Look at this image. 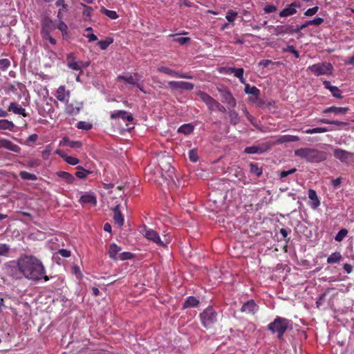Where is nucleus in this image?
Instances as JSON below:
<instances>
[{
	"label": "nucleus",
	"instance_id": "f8f14e48",
	"mask_svg": "<svg viewBox=\"0 0 354 354\" xmlns=\"http://www.w3.org/2000/svg\"><path fill=\"white\" fill-rule=\"evenodd\" d=\"M110 118L111 120L122 119V120L132 122L133 120V115L124 110H117L111 113Z\"/></svg>",
	"mask_w": 354,
	"mask_h": 354
},
{
	"label": "nucleus",
	"instance_id": "a211bd4d",
	"mask_svg": "<svg viewBox=\"0 0 354 354\" xmlns=\"http://www.w3.org/2000/svg\"><path fill=\"white\" fill-rule=\"evenodd\" d=\"M259 310V306L254 299H250L244 303L241 308L242 313L254 315Z\"/></svg>",
	"mask_w": 354,
	"mask_h": 354
},
{
	"label": "nucleus",
	"instance_id": "4d7b16f0",
	"mask_svg": "<svg viewBox=\"0 0 354 354\" xmlns=\"http://www.w3.org/2000/svg\"><path fill=\"white\" fill-rule=\"evenodd\" d=\"M324 19L322 17H316L312 20L308 21L309 26H319L324 22Z\"/></svg>",
	"mask_w": 354,
	"mask_h": 354
},
{
	"label": "nucleus",
	"instance_id": "412c9836",
	"mask_svg": "<svg viewBox=\"0 0 354 354\" xmlns=\"http://www.w3.org/2000/svg\"><path fill=\"white\" fill-rule=\"evenodd\" d=\"M113 221L115 224L119 227H122L124 225V216L120 211V205H116L113 209Z\"/></svg>",
	"mask_w": 354,
	"mask_h": 354
},
{
	"label": "nucleus",
	"instance_id": "cd10ccee",
	"mask_svg": "<svg viewBox=\"0 0 354 354\" xmlns=\"http://www.w3.org/2000/svg\"><path fill=\"white\" fill-rule=\"evenodd\" d=\"M349 111L348 107H337L332 106L323 110L324 113H334L336 114H346Z\"/></svg>",
	"mask_w": 354,
	"mask_h": 354
},
{
	"label": "nucleus",
	"instance_id": "338daca9",
	"mask_svg": "<svg viewBox=\"0 0 354 354\" xmlns=\"http://www.w3.org/2000/svg\"><path fill=\"white\" fill-rule=\"evenodd\" d=\"M309 25L308 24V21H306L304 24H303L301 26H297L295 28L293 27L294 33H298Z\"/></svg>",
	"mask_w": 354,
	"mask_h": 354
},
{
	"label": "nucleus",
	"instance_id": "72a5a7b5",
	"mask_svg": "<svg viewBox=\"0 0 354 354\" xmlns=\"http://www.w3.org/2000/svg\"><path fill=\"white\" fill-rule=\"evenodd\" d=\"M89 62H77L69 63L68 68L74 71H82V68L88 66Z\"/></svg>",
	"mask_w": 354,
	"mask_h": 354
},
{
	"label": "nucleus",
	"instance_id": "49530a36",
	"mask_svg": "<svg viewBox=\"0 0 354 354\" xmlns=\"http://www.w3.org/2000/svg\"><path fill=\"white\" fill-rule=\"evenodd\" d=\"M133 257L134 254L129 252H124L118 254V260L120 261L132 259Z\"/></svg>",
	"mask_w": 354,
	"mask_h": 354
},
{
	"label": "nucleus",
	"instance_id": "37998d69",
	"mask_svg": "<svg viewBox=\"0 0 354 354\" xmlns=\"http://www.w3.org/2000/svg\"><path fill=\"white\" fill-rule=\"evenodd\" d=\"M229 117H230V123L232 124H236L239 122V114L236 113V111L232 110L229 112Z\"/></svg>",
	"mask_w": 354,
	"mask_h": 354
},
{
	"label": "nucleus",
	"instance_id": "3c124183",
	"mask_svg": "<svg viewBox=\"0 0 354 354\" xmlns=\"http://www.w3.org/2000/svg\"><path fill=\"white\" fill-rule=\"evenodd\" d=\"M283 51L292 53L296 58H298L299 57V52L295 49V46L292 45H290L288 46L286 48H284L283 49Z\"/></svg>",
	"mask_w": 354,
	"mask_h": 354
},
{
	"label": "nucleus",
	"instance_id": "7ed1b4c3",
	"mask_svg": "<svg viewBox=\"0 0 354 354\" xmlns=\"http://www.w3.org/2000/svg\"><path fill=\"white\" fill-rule=\"evenodd\" d=\"M267 328L272 334H277L280 341L284 339V333L290 328H292V322L286 318L277 316L273 322H270Z\"/></svg>",
	"mask_w": 354,
	"mask_h": 354
},
{
	"label": "nucleus",
	"instance_id": "9b49d317",
	"mask_svg": "<svg viewBox=\"0 0 354 354\" xmlns=\"http://www.w3.org/2000/svg\"><path fill=\"white\" fill-rule=\"evenodd\" d=\"M56 29V25L48 17H45L41 21V35H48Z\"/></svg>",
	"mask_w": 354,
	"mask_h": 354
},
{
	"label": "nucleus",
	"instance_id": "79ce46f5",
	"mask_svg": "<svg viewBox=\"0 0 354 354\" xmlns=\"http://www.w3.org/2000/svg\"><path fill=\"white\" fill-rule=\"evenodd\" d=\"M101 12L104 14L106 16H107L109 18L111 19H116L118 18V15L117 12L114 10H107L105 8H102Z\"/></svg>",
	"mask_w": 354,
	"mask_h": 354
},
{
	"label": "nucleus",
	"instance_id": "69168bd1",
	"mask_svg": "<svg viewBox=\"0 0 354 354\" xmlns=\"http://www.w3.org/2000/svg\"><path fill=\"white\" fill-rule=\"evenodd\" d=\"M39 165H40V160H37V159L29 160L26 165L27 167H31V168H35Z\"/></svg>",
	"mask_w": 354,
	"mask_h": 354
},
{
	"label": "nucleus",
	"instance_id": "20e7f679",
	"mask_svg": "<svg viewBox=\"0 0 354 354\" xmlns=\"http://www.w3.org/2000/svg\"><path fill=\"white\" fill-rule=\"evenodd\" d=\"M199 317L203 326L208 329L218 322V315L212 306H209L200 314Z\"/></svg>",
	"mask_w": 354,
	"mask_h": 354
},
{
	"label": "nucleus",
	"instance_id": "e433bc0d",
	"mask_svg": "<svg viewBox=\"0 0 354 354\" xmlns=\"http://www.w3.org/2000/svg\"><path fill=\"white\" fill-rule=\"evenodd\" d=\"M194 131V126L191 124H184L181 125L178 129V133H182L185 135H189L191 134Z\"/></svg>",
	"mask_w": 354,
	"mask_h": 354
},
{
	"label": "nucleus",
	"instance_id": "052dcab7",
	"mask_svg": "<svg viewBox=\"0 0 354 354\" xmlns=\"http://www.w3.org/2000/svg\"><path fill=\"white\" fill-rule=\"evenodd\" d=\"M318 10H319V7L318 6H315L313 8H308L304 12V15L306 16V17H311V16L315 15L318 12Z\"/></svg>",
	"mask_w": 354,
	"mask_h": 354
},
{
	"label": "nucleus",
	"instance_id": "5fc2aeb1",
	"mask_svg": "<svg viewBox=\"0 0 354 354\" xmlns=\"http://www.w3.org/2000/svg\"><path fill=\"white\" fill-rule=\"evenodd\" d=\"M10 66V62L8 59H0V69L1 71L7 70Z\"/></svg>",
	"mask_w": 354,
	"mask_h": 354
},
{
	"label": "nucleus",
	"instance_id": "6e6d98bb",
	"mask_svg": "<svg viewBox=\"0 0 354 354\" xmlns=\"http://www.w3.org/2000/svg\"><path fill=\"white\" fill-rule=\"evenodd\" d=\"M66 145L71 148H80L82 145L80 141H70L68 140H64Z\"/></svg>",
	"mask_w": 354,
	"mask_h": 354
},
{
	"label": "nucleus",
	"instance_id": "6e6552de",
	"mask_svg": "<svg viewBox=\"0 0 354 354\" xmlns=\"http://www.w3.org/2000/svg\"><path fill=\"white\" fill-rule=\"evenodd\" d=\"M218 91L222 98L223 103L230 107L234 108L236 105V99L227 88H218Z\"/></svg>",
	"mask_w": 354,
	"mask_h": 354
},
{
	"label": "nucleus",
	"instance_id": "c9c22d12",
	"mask_svg": "<svg viewBox=\"0 0 354 354\" xmlns=\"http://www.w3.org/2000/svg\"><path fill=\"white\" fill-rule=\"evenodd\" d=\"M225 73L227 74L233 73L236 77H237L239 79H241L242 76L243 75V73H244V70L243 68H236L230 67L227 69Z\"/></svg>",
	"mask_w": 354,
	"mask_h": 354
},
{
	"label": "nucleus",
	"instance_id": "ddd939ff",
	"mask_svg": "<svg viewBox=\"0 0 354 354\" xmlns=\"http://www.w3.org/2000/svg\"><path fill=\"white\" fill-rule=\"evenodd\" d=\"M157 71L174 77L192 79V76L190 75L179 73L165 66L158 67Z\"/></svg>",
	"mask_w": 354,
	"mask_h": 354
},
{
	"label": "nucleus",
	"instance_id": "0eeeda50",
	"mask_svg": "<svg viewBox=\"0 0 354 354\" xmlns=\"http://www.w3.org/2000/svg\"><path fill=\"white\" fill-rule=\"evenodd\" d=\"M141 233L147 240L155 243L158 245L162 247L166 246L164 242L161 241L158 233L154 230L148 228L145 226L143 230L141 231Z\"/></svg>",
	"mask_w": 354,
	"mask_h": 354
},
{
	"label": "nucleus",
	"instance_id": "c85d7f7f",
	"mask_svg": "<svg viewBox=\"0 0 354 354\" xmlns=\"http://www.w3.org/2000/svg\"><path fill=\"white\" fill-rule=\"evenodd\" d=\"M8 111H12L15 114L21 115L24 117L27 116L26 109L19 106L16 102H11L10 104Z\"/></svg>",
	"mask_w": 354,
	"mask_h": 354
},
{
	"label": "nucleus",
	"instance_id": "4468645a",
	"mask_svg": "<svg viewBox=\"0 0 354 354\" xmlns=\"http://www.w3.org/2000/svg\"><path fill=\"white\" fill-rule=\"evenodd\" d=\"M197 95L203 102L205 103L209 110L213 111L215 109V106L216 105L217 101L212 97H211L209 95L202 91H199L197 93Z\"/></svg>",
	"mask_w": 354,
	"mask_h": 354
},
{
	"label": "nucleus",
	"instance_id": "4c0bfd02",
	"mask_svg": "<svg viewBox=\"0 0 354 354\" xmlns=\"http://www.w3.org/2000/svg\"><path fill=\"white\" fill-rule=\"evenodd\" d=\"M319 122L322 124H335L337 126L345 127L348 124V122H341L338 120H330L325 118H322L318 120Z\"/></svg>",
	"mask_w": 354,
	"mask_h": 354
},
{
	"label": "nucleus",
	"instance_id": "5701e85b",
	"mask_svg": "<svg viewBox=\"0 0 354 354\" xmlns=\"http://www.w3.org/2000/svg\"><path fill=\"white\" fill-rule=\"evenodd\" d=\"M244 91L245 93L251 94L254 96V98L250 99L252 102L256 101L260 95V90L254 86H250L249 84H245Z\"/></svg>",
	"mask_w": 354,
	"mask_h": 354
},
{
	"label": "nucleus",
	"instance_id": "dca6fc26",
	"mask_svg": "<svg viewBox=\"0 0 354 354\" xmlns=\"http://www.w3.org/2000/svg\"><path fill=\"white\" fill-rule=\"evenodd\" d=\"M0 148L5 149L17 153H20L21 151V149L19 145L14 144L10 140L4 138H0Z\"/></svg>",
	"mask_w": 354,
	"mask_h": 354
},
{
	"label": "nucleus",
	"instance_id": "2eb2a0df",
	"mask_svg": "<svg viewBox=\"0 0 354 354\" xmlns=\"http://www.w3.org/2000/svg\"><path fill=\"white\" fill-rule=\"evenodd\" d=\"M301 5L297 1H294L290 4L288 5L279 12V17H287L297 13V8H300Z\"/></svg>",
	"mask_w": 354,
	"mask_h": 354
},
{
	"label": "nucleus",
	"instance_id": "9d476101",
	"mask_svg": "<svg viewBox=\"0 0 354 354\" xmlns=\"http://www.w3.org/2000/svg\"><path fill=\"white\" fill-rule=\"evenodd\" d=\"M272 146L271 142H266L258 146L247 147L245 148L244 152L248 154L263 153L268 151Z\"/></svg>",
	"mask_w": 354,
	"mask_h": 354
},
{
	"label": "nucleus",
	"instance_id": "a18cd8bd",
	"mask_svg": "<svg viewBox=\"0 0 354 354\" xmlns=\"http://www.w3.org/2000/svg\"><path fill=\"white\" fill-rule=\"evenodd\" d=\"M348 234V230L345 228L341 229L335 236L336 241H342Z\"/></svg>",
	"mask_w": 354,
	"mask_h": 354
},
{
	"label": "nucleus",
	"instance_id": "39448f33",
	"mask_svg": "<svg viewBox=\"0 0 354 354\" xmlns=\"http://www.w3.org/2000/svg\"><path fill=\"white\" fill-rule=\"evenodd\" d=\"M315 75L331 74L333 67L330 63L322 62L309 66L308 68Z\"/></svg>",
	"mask_w": 354,
	"mask_h": 354
},
{
	"label": "nucleus",
	"instance_id": "603ef678",
	"mask_svg": "<svg viewBox=\"0 0 354 354\" xmlns=\"http://www.w3.org/2000/svg\"><path fill=\"white\" fill-rule=\"evenodd\" d=\"M236 16H237L236 12H235L232 10H230L227 11L225 18L230 23H232L235 20V18Z\"/></svg>",
	"mask_w": 354,
	"mask_h": 354
},
{
	"label": "nucleus",
	"instance_id": "58836bf2",
	"mask_svg": "<svg viewBox=\"0 0 354 354\" xmlns=\"http://www.w3.org/2000/svg\"><path fill=\"white\" fill-rule=\"evenodd\" d=\"M250 172L255 174L257 177H259L262 174V169L259 167L257 163L250 162Z\"/></svg>",
	"mask_w": 354,
	"mask_h": 354
},
{
	"label": "nucleus",
	"instance_id": "13d9d810",
	"mask_svg": "<svg viewBox=\"0 0 354 354\" xmlns=\"http://www.w3.org/2000/svg\"><path fill=\"white\" fill-rule=\"evenodd\" d=\"M77 171L75 172V175L77 178L80 179H84L86 178L85 173L84 172V167L82 166H78L77 167Z\"/></svg>",
	"mask_w": 354,
	"mask_h": 354
},
{
	"label": "nucleus",
	"instance_id": "de8ad7c7",
	"mask_svg": "<svg viewBox=\"0 0 354 354\" xmlns=\"http://www.w3.org/2000/svg\"><path fill=\"white\" fill-rule=\"evenodd\" d=\"M77 128L79 129L90 130L92 129L93 125L85 121H80L77 124Z\"/></svg>",
	"mask_w": 354,
	"mask_h": 354
},
{
	"label": "nucleus",
	"instance_id": "473e14b6",
	"mask_svg": "<svg viewBox=\"0 0 354 354\" xmlns=\"http://www.w3.org/2000/svg\"><path fill=\"white\" fill-rule=\"evenodd\" d=\"M15 124L12 121L6 119L0 120V130L14 131Z\"/></svg>",
	"mask_w": 354,
	"mask_h": 354
},
{
	"label": "nucleus",
	"instance_id": "f257e3e1",
	"mask_svg": "<svg viewBox=\"0 0 354 354\" xmlns=\"http://www.w3.org/2000/svg\"><path fill=\"white\" fill-rule=\"evenodd\" d=\"M17 268L23 276L30 281L37 282L41 279L49 280L46 269L40 259L32 255H24L17 260Z\"/></svg>",
	"mask_w": 354,
	"mask_h": 354
},
{
	"label": "nucleus",
	"instance_id": "09e8293b",
	"mask_svg": "<svg viewBox=\"0 0 354 354\" xmlns=\"http://www.w3.org/2000/svg\"><path fill=\"white\" fill-rule=\"evenodd\" d=\"M10 250V245L6 243H0V256H6Z\"/></svg>",
	"mask_w": 354,
	"mask_h": 354
},
{
	"label": "nucleus",
	"instance_id": "8fccbe9b",
	"mask_svg": "<svg viewBox=\"0 0 354 354\" xmlns=\"http://www.w3.org/2000/svg\"><path fill=\"white\" fill-rule=\"evenodd\" d=\"M56 28L62 32L64 37L67 35L68 26L63 21H59V24Z\"/></svg>",
	"mask_w": 354,
	"mask_h": 354
},
{
	"label": "nucleus",
	"instance_id": "f03ea898",
	"mask_svg": "<svg viewBox=\"0 0 354 354\" xmlns=\"http://www.w3.org/2000/svg\"><path fill=\"white\" fill-rule=\"evenodd\" d=\"M295 156L304 159L308 162L319 163L327 158V153L314 148H300L294 152Z\"/></svg>",
	"mask_w": 354,
	"mask_h": 354
},
{
	"label": "nucleus",
	"instance_id": "b1692460",
	"mask_svg": "<svg viewBox=\"0 0 354 354\" xmlns=\"http://www.w3.org/2000/svg\"><path fill=\"white\" fill-rule=\"evenodd\" d=\"M308 198L310 200V202H309L308 205L313 208V209H317L320 205V201L318 198L317 194L316 192L314 189H310L308 190Z\"/></svg>",
	"mask_w": 354,
	"mask_h": 354
},
{
	"label": "nucleus",
	"instance_id": "bf43d9fd",
	"mask_svg": "<svg viewBox=\"0 0 354 354\" xmlns=\"http://www.w3.org/2000/svg\"><path fill=\"white\" fill-rule=\"evenodd\" d=\"M55 5L57 7L61 6L62 7L61 10H62L67 11L68 10V4L66 3L65 0H57L55 1Z\"/></svg>",
	"mask_w": 354,
	"mask_h": 354
},
{
	"label": "nucleus",
	"instance_id": "f3484780",
	"mask_svg": "<svg viewBox=\"0 0 354 354\" xmlns=\"http://www.w3.org/2000/svg\"><path fill=\"white\" fill-rule=\"evenodd\" d=\"M82 108L83 104L82 102L65 103V112L70 115H77Z\"/></svg>",
	"mask_w": 354,
	"mask_h": 354
},
{
	"label": "nucleus",
	"instance_id": "4be33fe9",
	"mask_svg": "<svg viewBox=\"0 0 354 354\" xmlns=\"http://www.w3.org/2000/svg\"><path fill=\"white\" fill-rule=\"evenodd\" d=\"M323 84L326 89H328L331 92L333 97L338 99H342L343 97L342 95V92L338 87L332 86L330 82L325 80L323 82Z\"/></svg>",
	"mask_w": 354,
	"mask_h": 354
},
{
	"label": "nucleus",
	"instance_id": "6ab92c4d",
	"mask_svg": "<svg viewBox=\"0 0 354 354\" xmlns=\"http://www.w3.org/2000/svg\"><path fill=\"white\" fill-rule=\"evenodd\" d=\"M55 97L59 101L67 103L69 101L70 91L66 90L64 85H62L57 89Z\"/></svg>",
	"mask_w": 354,
	"mask_h": 354
},
{
	"label": "nucleus",
	"instance_id": "423d86ee",
	"mask_svg": "<svg viewBox=\"0 0 354 354\" xmlns=\"http://www.w3.org/2000/svg\"><path fill=\"white\" fill-rule=\"evenodd\" d=\"M333 156L342 163L350 165L353 161L354 153L340 148H335L333 149Z\"/></svg>",
	"mask_w": 354,
	"mask_h": 354
},
{
	"label": "nucleus",
	"instance_id": "a878e982",
	"mask_svg": "<svg viewBox=\"0 0 354 354\" xmlns=\"http://www.w3.org/2000/svg\"><path fill=\"white\" fill-rule=\"evenodd\" d=\"M56 153L59 155L64 159V160L68 165H76L80 162V160L78 158L71 156H68L62 150H57Z\"/></svg>",
	"mask_w": 354,
	"mask_h": 354
},
{
	"label": "nucleus",
	"instance_id": "ea45409f",
	"mask_svg": "<svg viewBox=\"0 0 354 354\" xmlns=\"http://www.w3.org/2000/svg\"><path fill=\"white\" fill-rule=\"evenodd\" d=\"M113 42V39L106 37L104 40L99 41L97 45L102 50H106Z\"/></svg>",
	"mask_w": 354,
	"mask_h": 354
},
{
	"label": "nucleus",
	"instance_id": "864d4df0",
	"mask_svg": "<svg viewBox=\"0 0 354 354\" xmlns=\"http://www.w3.org/2000/svg\"><path fill=\"white\" fill-rule=\"evenodd\" d=\"M189 158L192 162H196L198 161V156L196 149H193L189 151Z\"/></svg>",
	"mask_w": 354,
	"mask_h": 354
},
{
	"label": "nucleus",
	"instance_id": "c756f323",
	"mask_svg": "<svg viewBox=\"0 0 354 354\" xmlns=\"http://www.w3.org/2000/svg\"><path fill=\"white\" fill-rule=\"evenodd\" d=\"M199 300L193 296L187 297L183 304V309L194 308L198 306Z\"/></svg>",
	"mask_w": 354,
	"mask_h": 354
},
{
	"label": "nucleus",
	"instance_id": "e2e57ef3",
	"mask_svg": "<svg viewBox=\"0 0 354 354\" xmlns=\"http://www.w3.org/2000/svg\"><path fill=\"white\" fill-rule=\"evenodd\" d=\"M264 11L266 13H272L277 11V8L274 5L272 4H268L264 7Z\"/></svg>",
	"mask_w": 354,
	"mask_h": 354
},
{
	"label": "nucleus",
	"instance_id": "774afa93",
	"mask_svg": "<svg viewBox=\"0 0 354 354\" xmlns=\"http://www.w3.org/2000/svg\"><path fill=\"white\" fill-rule=\"evenodd\" d=\"M76 61V57L74 53H69L66 56L67 66H69V63H73Z\"/></svg>",
	"mask_w": 354,
	"mask_h": 354
},
{
	"label": "nucleus",
	"instance_id": "680f3d73",
	"mask_svg": "<svg viewBox=\"0 0 354 354\" xmlns=\"http://www.w3.org/2000/svg\"><path fill=\"white\" fill-rule=\"evenodd\" d=\"M297 171V169L295 168H292L291 169H289L288 171H281L280 172V178H286L287 177L288 175H290V174H292L294 173H295Z\"/></svg>",
	"mask_w": 354,
	"mask_h": 354
},
{
	"label": "nucleus",
	"instance_id": "1a4fd4ad",
	"mask_svg": "<svg viewBox=\"0 0 354 354\" xmlns=\"http://www.w3.org/2000/svg\"><path fill=\"white\" fill-rule=\"evenodd\" d=\"M140 78H141V76L138 73H134L133 75H128L127 76V75H120L117 77V81L118 82L124 81L129 84L135 85L141 91H142L143 93H145V91L143 90L142 87L141 86V85L138 83V81L140 80Z\"/></svg>",
	"mask_w": 354,
	"mask_h": 354
},
{
	"label": "nucleus",
	"instance_id": "393cba45",
	"mask_svg": "<svg viewBox=\"0 0 354 354\" xmlns=\"http://www.w3.org/2000/svg\"><path fill=\"white\" fill-rule=\"evenodd\" d=\"M299 140V137L292 135H283L280 136L275 142H272V145H279L286 142H292Z\"/></svg>",
	"mask_w": 354,
	"mask_h": 354
},
{
	"label": "nucleus",
	"instance_id": "2f4dec72",
	"mask_svg": "<svg viewBox=\"0 0 354 354\" xmlns=\"http://www.w3.org/2000/svg\"><path fill=\"white\" fill-rule=\"evenodd\" d=\"M57 176L62 178L68 184H73L75 180V177L68 172L59 171L57 172Z\"/></svg>",
	"mask_w": 354,
	"mask_h": 354
},
{
	"label": "nucleus",
	"instance_id": "a19ab883",
	"mask_svg": "<svg viewBox=\"0 0 354 354\" xmlns=\"http://www.w3.org/2000/svg\"><path fill=\"white\" fill-rule=\"evenodd\" d=\"M19 176L22 179L27 180H36L37 179L36 175L28 173L26 171H20Z\"/></svg>",
	"mask_w": 354,
	"mask_h": 354
},
{
	"label": "nucleus",
	"instance_id": "bb28decb",
	"mask_svg": "<svg viewBox=\"0 0 354 354\" xmlns=\"http://www.w3.org/2000/svg\"><path fill=\"white\" fill-rule=\"evenodd\" d=\"M122 250V248L115 243H111L109 245V257L113 260H118L119 252Z\"/></svg>",
	"mask_w": 354,
	"mask_h": 354
},
{
	"label": "nucleus",
	"instance_id": "0e129e2a",
	"mask_svg": "<svg viewBox=\"0 0 354 354\" xmlns=\"http://www.w3.org/2000/svg\"><path fill=\"white\" fill-rule=\"evenodd\" d=\"M174 41L178 42V44H180L181 45H183V44H185L186 43L189 42L190 41V38L189 37H175L174 39Z\"/></svg>",
	"mask_w": 354,
	"mask_h": 354
},
{
	"label": "nucleus",
	"instance_id": "aec40b11",
	"mask_svg": "<svg viewBox=\"0 0 354 354\" xmlns=\"http://www.w3.org/2000/svg\"><path fill=\"white\" fill-rule=\"evenodd\" d=\"M274 34L278 35H283L286 34H294L293 26L290 25H280L274 28Z\"/></svg>",
	"mask_w": 354,
	"mask_h": 354
},
{
	"label": "nucleus",
	"instance_id": "c03bdc74",
	"mask_svg": "<svg viewBox=\"0 0 354 354\" xmlns=\"http://www.w3.org/2000/svg\"><path fill=\"white\" fill-rule=\"evenodd\" d=\"M194 87V84L191 82L180 81L179 89L180 90L192 91Z\"/></svg>",
	"mask_w": 354,
	"mask_h": 354
},
{
	"label": "nucleus",
	"instance_id": "7c9ffc66",
	"mask_svg": "<svg viewBox=\"0 0 354 354\" xmlns=\"http://www.w3.org/2000/svg\"><path fill=\"white\" fill-rule=\"evenodd\" d=\"M81 203L92 204L95 205L97 203L96 197L93 194H85L82 195L80 199Z\"/></svg>",
	"mask_w": 354,
	"mask_h": 354
},
{
	"label": "nucleus",
	"instance_id": "f704fd0d",
	"mask_svg": "<svg viewBox=\"0 0 354 354\" xmlns=\"http://www.w3.org/2000/svg\"><path fill=\"white\" fill-rule=\"evenodd\" d=\"M342 256L340 252H335L332 253L328 258H327V263L329 264L332 263H337L342 261Z\"/></svg>",
	"mask_w": 354,
	"mask_h": 354
}]
</instances>
